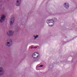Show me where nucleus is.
<instances>
[{
  "label": "nucleus",
  "mask_w": 77,
  "mask_h": 77,
  "mask_svg": "<svg viewBox=\"0 0 77 77\" xmlns=\"http://www.w3.org/2000/svg\"><path fill=\"white\" fill-rule=\"evenodd\" d=\"M31 48H33V47H31Z\"/></svg>",
  "instance_id": "14"
},
{
  "label": "nucleus",
  "mask_w": 77,
  "mask_h": 77,
  "mask_svg": "<svg viewBox=\"0 0 77 77\" xmlns=\"http://www.w3.org/2000/svg\"><path fill=\"white\" fill-rule=\"evenodd\" d=\"M63 6L66 9H68L69 8V4L68 3H65Z\"/></svg>",
  "instance_id": "9"
},
{
  "label": "nucleus",
  "mask_w": 77,
  "mask_h": 77,
  "mask_svg": "<svg viewBox=\"0 0 77 77\" xmlns=\"http://www.w3.org/2000/svg\"><path fill=\"white\" fill-rule=\"evenodd\" d=\"M4 69L3 68L0 67V75H3L4 74Z\"/></svg>",
  "instance_id": "6"
},
{
  "label": "nucleus",
  "mask_w": 77,
  "mask_h": 77,
  "mask_svg": "<svg viewBox=\"0 0 77 77\" xmlns=\"http://www.w3.org/2000/svg\"><path fill=\"white\" fill-rule=\"evenodd\" d=\"M12 45V40L11 39L7 40V42L6 44V46L7 47H11Z\"/></svg>",
  "instance_id": "1"
},
{
  "label": "nucleus",
  "mask_w": 77,
  "mask_h": 77,
  "mask_svg": "<svg viewBox=\"0 0 77 77\" xmlns=\"http://www.w3.org/2000/svg\"><path fill=\"white\" fill-rule=\"evenodd\" d=\"M52 21H53V22H56V21H57V19L56 18H54L53 19V20H52Z\"/></svg>",
  "instance_id": "10"
},
{
  "label": "nucleus",
  "mask_w": 77,
  "mask_h": 77,
  "mask_svg": "<svg viewBox=\"0 0 77 77\" xmlns=\"http://www.w3.org/2000/svg\"><path fill=\"white\" fill-rule=\"evenodd\" d=\"M34 48H37V47H35Z\"/></svg>",
  "instance_id": "13"
},
{
  "label": "nucleus",
  "mask_w": 77,
  "mask_h": 77,
  "mask_svg": "<svg viewBox=\"0 0 77 77\" xmlns=\"http://www.w3.org/2000/svg\"><path fill=\"white\" fill-rule=\"evenodd\" d=\"M47 23L48 24H49V26H53V20H48L47 21Z\"/></svg>",
  "instance_id": "4"
},
{
  "label": "nucleus",
  "mask_w": 77,
  "mask_h": 77,
  "mask_svg": "<svg viewBox=\"0 0 77 77\" xmlns=\"http://www.w3.org/2000/svg\"><path fill=\"white\" fill-rule=\"evenodd\" d=\"M14 31L10 30L7 32V35L9 36H12L14 35Z\"/></svg>",
  "instance_id": "5"
},
{
  "label": "nucleus",
  "mask_w": 77,
  "mask_h": 77,
  "mask_svg": "<svg viewBox=\"0 0 77 77\" xmlns=\"http://www.w3.org/2000/svg\"><path fill=\"white\" fill-rule=\"evenodd\" d=\"M34 39H36V38H38V35H37L36 36H35V35H34Z\"/></svg>",
  "instance_id": "11"
},
{
  "label": "nucleus",
  "mask_w": 77,
  "mask_h": 77,
  "mask_svg": "<svg viewBox=\"0 0 77 77\" xmlns=\"http://www.w3.org/2000/svg\"><path fill=\"white\" fill-rule=\"evenodd\" d=\"M43 66V65H41L39 66V67H42Z\"/></svg>",
  "instance_id": "12"
},
{
  "label": "nucleus",
  "mask_w": 77,
  "mask_h": 77,
  "mask_svg": "<svg viewBox=\"0 0 77 77\" xmlns=\"http://www.w3.org/2000/svg\"><path fill=\"white\" fill-rule=\"evenodd\" d=\"M32 57L34 59H36L38 58V57H39V53H34L32 55Z\"/></svg>",
  "instance_id": "3"
},
{
  "label": "nucleus",
  "mask_w": 77,
  "mask_h": 77,
  "mask_svg": "<svg viewBox=\"0 0 77 77\" xmlns=\"http://www.w3.org/2000/svg\"><path fill=\"white\" fill-rule=\"evenodd\" d=\"M15 21V18L13 17H12L11 19V20H10V23L11 26H12L14 23Z\"/></svg>",
  "instance_id": "7"
},
{
  "label": "nucleus",
  "mask_w": 77,
  "mask_h": 77,
  "mask_svg": "<svg viewBox=\"0 0 77 77\" xmlns=\"http://www.w3.org/2000/svg\"><path fill=\"white\" fill-rule=\"evenodd\" d=\"M21 3V0H17L16 5L17 6H20V3Z\"/></svg>",
  "instance_id": "8"
},
{
  "label": "nucleus",
  "mask_w": 77,
  "mask_h": 77,
  "mask_svg": "<svg viewBox=\"0 0 77 77\" xmlns=\"http://www.w3.org/2000/svg\"><path fill=\"white\" fill-rule=\"evenodd\" d=\"M6 19V15L5 14H2L0 18V23L4 22Z\"/></svg>",
  "instance_id": "2"
}]
</instances>
